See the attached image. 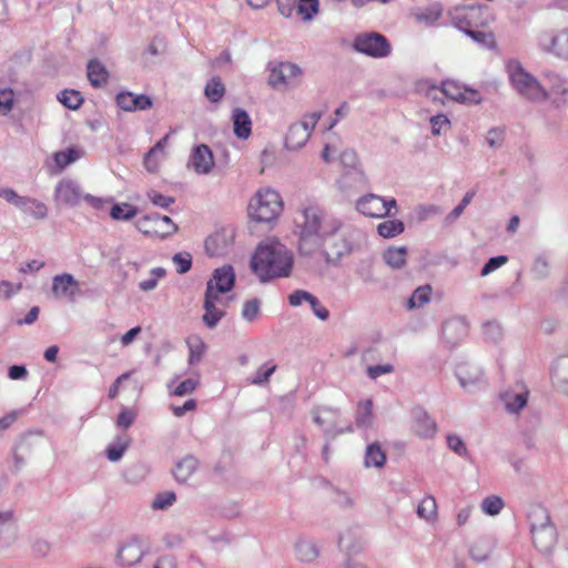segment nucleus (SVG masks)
Returning a JSON list of instances; mask_svg holds the SVG:
<instances>
[{
    "label": "nucleus",
    "instance_id": "nucleus-39",
    "mask_svg": "<svg viewBox=\"0 0 568 568\" xmlns=\"http://www.w3.org/2000/svg\"><path fill=\"white\" fill-rule=\"evenodd\" d=\"M494 549V542L489 538H479L469 549V556L477 562L486 561Z\"/></svg>",
    "mask_w": 568,
    "mask_h": 568
},
{
    "label": "nucleus",
    "instance_id": "nucleus-62",
    "mask_svg": "<svg viewBox=\"0 0 568 568\" xmlns=\"http://www.w3.org/2000/svg\"><path fill=\"white\" fill-rule=\"evenodd\" d=\"M175 494L173 491H163L155 496L152 501V508L154 509H165L173 505L175 501Z\"/></svg>",
    "mask_w": 568,
    "mask_h": 568
},
{
    "label": "nucleus",
    "instance_id": "nucleus-61",
    "mask_svg": "<svg viewBox=\"0 0 568 568\" xmlns=\"http://www.w3.org/2000/svg\"><path fill=\"white\" fill-rule=\"evenodd\" d=\"M475 194V191L466 192L460 203L457 206H455L453 211L448 214L447 220L449 222L457 220L463 214L464 210L469 205Z\"/></svg>",
    "mask_w": 568,
    "mask_h": 568
},
{
    "label": "nucleus",
    "instance_id": "nucleus-26",
    "mask_svg": "<svg viewBox=\"0 0 568 568\" xmlns=\"http://www.w3.org/2000/svg\"><path fill=\"white\" fill-rule=\"evenodd\" d=\"M414 430L422 438H432L437 430L434 419L423 409L413 410Z\"/></svg>",
    "mask_w": 568,
    "mask_h": 568
},
{
    "label": "nucleus",
    "instance_id": "nucleus-31",
    "mask_svg": "<svg viewBox=\"0 0 568 568\" xmlns=\"http://www.w3.org/2000/svg\"><path fill=\"white\" fill-rule=\"evenodd\" d=\"M310 136L311 134L307 129L303 128L302 124L293 123L288 128V132L285 138V148L288 150H298L307 143Z\"/></svg>",
    "mask_w": 568,
    "mask_h": 568
},
{
    "label": "nucleus",
    "instance_id": "nucleus-20",
    "mask_svg": "<svg viewBox=\"0 0 568 568\" xmlns=\"http://www.w3.org/2000/svg\"><path fill=\"white\" fill-rule=\"evenodd\" d=\"M144 556L142 544L138 538H131L118 549L116 560L121 566H133L141 561Z\"/></svg>",
    "mask_w": 568,
    "mask_h": 568
},
{
    "label": "nucleus",
    "instance_id": "nucleus-57",
    "mask_svg": "<svg viewBox=\"0 0 568 568\" xmlns=\"http://www.w3.org/2000/svg\"><path fill=\"white\" fill-rule=\"evenodd\" d=\"M447 446L450 450L457 454L460 457L467 458L469 456V452L466 447L464 440L456 434H449L446 437Z\"/></svg>",
    "mask_w": 568,
    "mask_h": 568
},
{
    "label": "nucleus",
    "instance_id": "nucleus-33",
    "mask_svg": "<svg viewBox=\"0 0 568 568\" xmlns=\"http://www.w3.org/2000/svg\"><path fill=\"white\" fill-rule=\"evenodd\" d=\"M87 75L92 87L101 88L108 83L109 71L99 60L92 59L88 62Z\"/></svg>",
    "mask_w": 568,
    "mask_h": 568
},
{
    "label": "nucleus",
    "instance_id": "nucleus-60",
    "mask_svg": "<svg viewBox=\"0 0 568 568\" xmlns=\"http://www.w3.org/2000/svg\"><path fill=\"white\" fill-rule=\"evenodd\" d=\"M261 302L258 298H252L244 303L242 317L246 322H253L260 314Z\"/></svg>",
    "mask_w": 568,
    "mask_h": 568
},
{
    "label": "nucleus",
    "instance_id": "nucleus-43",
    "mask_svg": "<svg viewBox=\"0 0 568 568\" xmlns=\"http://www.w3.org/2000/svg\"><path fill=\"white\" fill-rule=\"evenodd\" d=\"M405 225L399 220H387L378 224L377 233L384 239H392L402 234Z\"/></svg>",
    "mask_w": 568,
    "mask_h": 568
},
{
    "label": "nucleus",
    "instance_id": "nucleus-18",
    "mask_svg": "<svg viewBox=\"0 0 568 568\" xmlns=\"http://www.w3.org/2000/svg\"><path fill=\"white\" fill-rule=\"evenodd\" d=\"M79 291V282L72 274L62 273L52 278V293L58 298L73 301Z\"/></svg>",
    "mask_w": 568,
    "mask_h": 568
},
{
    "label": "nucleus",
    "instance_id": "nucleus-1",
    "mask_svg": "<svg viewBox=\"0 0 568 568\" xmlns=\"http://www.w3.org/2000/svg\"><path fill=\"white\" fill-rule=\"evenodd\" d=\"M298 223V253L311 257L321 250L323 241L329 235H337L343 229V221L317 204H308L301 210Z\"/></svg>",
    "mask_w": 568,
    "mask_h": 568
},
{
    "label": "nucleus",
    "instance_id": "nucleus-9",
    "mask_svg": "<svg viewBox=\"0 0 568 568\" xmlns=\"http://www.w3.org/2000/svg\"><path fill=\"white\" fill-rule=\"evenodd\" d=\"M302 69L292 62L270 64L268 84L273 88H290L298 83Z\"/></svg>",
    "mask_w": 568,
    "mask_h": 568
},
{
    "label": "nucleus",
    "instance_id": "nucleus-10",
    "mask_svg": "<svg viewBox=\"0 0 568 568\" xmlns=\"http://www.w3.org/2000/svg\"><path fill=\"white\" fill-rule=\"evenodd\" d=\"M456 377L460 386L468 393L480 390L487 385L483 369L475 364H459L456 368Z\"/></svg>",
    "mask_w": 568,
    "mask_h": 568
},
{
    "label": "nucleus",
    "instance_id": "nucleus-14",
    "mask_svg": "<svg viewBox=\"0 0 568 568\" xmlns=\"http://www.w3.org/2000/svg\"><path fill=\"white\" fill-rule=\"evenodd\" d=\"M217 304L226 306L227 302L223 301L221 296H212L211 286L205 288L203 303L204 314L202 316V321L209 328H214L225 316V311L219 308L216 306Z\"/></svg>",
    "mask_w": 568,
    "mask_h": 568
},
{
    "label": "nucleus",
    "instance_id": "nucleus-35",
    "mask_svg": "<svg viewBox=\"0 0 568 568\" xmlns=\"http://www.w3.org/2000/svg\"><path fill=\"white\" fill-rule=\"evenodd\" d=\"M559 39V32L557 33L554 30H544L537 34L536 44L542 53L556 57Z\"/></svg>",
    "mask_w": 568,
    "mask_h": 568
},
{
    "label": "nucleus",
    "instance_id": "nucleus-52",
    "mask_svg": "<svg viewBox=\"0 0 568 568\" xmlns=\"http://www.w3.org/2000/svg\"><path fill=\"white\" fill-rule=\"evenodd\" d=\"M143 220L148 221V222H153L156 227L159 226L160 222H168V230H162V231L154 230V232L160 233L162 236H169L178 231V226L166 215H161L159 213H152V214L145 215Z\"/></svg>",
    "mask_w": 568,
    "mask_h": 568
},
{
    "label": "nucleus",
    "instance_id": "nucleus-40",
    "mask_svg": "<svg viewBox=\"0 0 568 568\" xmlns=\"http://www.w3.org/2000/svg\"><path fill=\"white\" fill-rule=\"evenodd\" d=\"M481 28H468L460 30L468 36L475 43L484 49H494L496 41L493 32L480 30Z\"/></svg>",
    "mask_w": 568,
    "mask_h": 568
},
{
    "label": "nucleus",
    "instance_id": "nucleus-12",
    "mask_svg": "<svg viewBox=\"0 0 568 568\" xmlns=\"http://www.w3.org/2000/svg\"><path fill=\"white\" fill-rule=\"evenodd\" d=\"M234 242V231L230 227L216 230L205 240V251L212 256H223L230 252Z\"/></svg>",
    "mask_w": 568,
    "mask_h": 568
},
{
    "label": "nucleus",
    "instance_id": "nucleus-46",
    "mask_svg": "<svg viewBox=\"0 0 568 568\" xmlns=\"http://www.w3.org/2000/svg\"><path fill=\"white\" fill-rule=\"evenodd\" d=\"M373 402L371 399L363 400L358 404L356 413V425L359 428H367L372 424Z\"/></svg>",
    "mask_w": 568,
    "mask_h": 568
},
{
    "label": "nucleus",
    "instance_id": "nucleus-38",
    "mask_svg": "<svg viewBox=\"0 0 568 568\" xmlns=\"http://www.w3.org/2000/svg\"><path fill=\"white\" fill-rule=\"evenodd\" d=\"M386 463V454L377 443H372L367 445L365 456H364V466L366 468L376 467L382 468Z\"/></svg>",
    "mask_w": 568,
    "mask_h": 568
},
{
    "label": "nucleus",
    "instance_id": "nucleus-44",
    "mask_svg": "<svg viewBox=\"0 0 568 568\" xmlns=\"http://www.w3.org/2000/svg\"><path fill=\"white\" fill-rule=\"evenodd\" d=\"M432 287L429 285L417 287L407 302V307L409 310L422 308L424 307L430 300Z\"/></svg>",
    "mask_w": 568,
    "mask_h": 568
},
{
    "label": "nucleus",
    "instance_id": "nucleus-28",
    "mask_svg": "<svg viewBox=\"0 0 568 568\" xmlns=\"http://www.w3.org/2000/svg\"><path fill=\"white\" fill-rule=\"evenodd\" d=\"M16 537L17 529L12 521V511H0V547L11 546Z\"/></svg>",
    "mask_w": 568,
    "mask_h": 568
},
{
    "label": "nucleus",
    "instance_id": "nucleus-64",
    "mask_svg": "<svg viewBox=\"0 0 568 568\" xmlns=\"http://www.w3.org/2000/svg\"><path fill=\"white\" fill-rule=\"evenodd\" d=\"M559 37L556 58L568 61V28L562 29L559 32Z\"/></svg>",
    "mask_w": 568,
    "mask_h": 568
},
{
    "label": "nucleus",
    "instance_id": "nucleus-63",
    "mask_svg": "<svg viewBox=\"0 0 568 568\" xmlns=\"http://www.w3.org/2000/svg\"><path fill=\"white\" fill-rule=\"evenodd\" d=\"M508 261V257L506 255H498L490 257L483 268L480 270L481 276H487L491 272L496 271L497 268L501 267L504 264H506Z\"/></svg>",
    "mask_w": 568,
    "mask_h": 568
},
{
    "label": "nucleus",
    "instance_id": "nucleus-17",
    "mask_svg": "<svg viewBox=\"0 0 568 568\" xmlns=\"http://www.w3.org/2000/svg\"><path fill=\"white\" fill-rule=\"evenodd\" d=\"M468 333V326L464 318L455 317L447 320L443 324L442 337L443 341L449 346L454 347L462 342Z\"/></svg>",
    "mask_w": 568,
    "mask_h": 568
},
{
    "label": "nucleus",
    "instance_id": "nucleus-50",
    "mask_svg": "<svg viewBox=\"0 0 568 568\" xmlns=\"http://www.w3.org/2000/svg\"><path fill=\"white\" fill-rule=\"evenodd\" d=\"M276 365L272 362H266L260 366L252 375L250 382L253 385H263L268 382L270 377L276 371Z\"/></svg>",
    "mask_w": 568,
    "mask_h": 568
},
{
    "label": "nucleus",
    "instance_id": "nucleus-11",
    "mask_svg": "<svg viewBox=\"0 0 568 568\" xmlns=\"http://www.w3.org/2000/svg\"><path fill=\"white\" fill-rule=\"evenodd\" d=\"M442 93L444 97L464 104H479L483 101L479 91L465 87L454 80L442 82Z\"/></svg>",
    "mask_w": 568,
    "mask_h": 568
},
{
    "label": "nucleus",
    "instance_id": "nucleus-15",
    "mask_svg": "<svg viewBox=\"0 0 568 568\" xmlns=\"http://www.w3.org/2000/svg\"><path fill=\"white\" fill-rule=\"evenodd\" d=\"M303 302H307L311 306L313 314L321 321H327L329 318L328 310L322 305L320 300L312 293L304 290H295L288 295V303L293 307L302 305Z\"/></svg>",
    "mask_w": 568,
    "mask_h": 568
},
{
    "label": "nucleus",
    "instance_id": "nucleus-54",
    "mask_svg": "<svg viewBox=\"0 0 568 568\" xmlns=\"http://www.w3.org/2000/svg\"><path fill=\"white\" fill-rule=\"evenodd\" d=\"M128 447V439L118 438V442L112 445H109L105 450L108 459L110 462H119L123 457Z\"/></svg>",
    "mask_w": 568,
    "mask_h": 568
},
{
    "label": "nucleus",
    "instance_id": "nucleus-34",
    "mask_svg": "<svg viewBox=\"0 0 568 568\" xmlns=\"http://www.w3.org/2000/svg\"><path fill=\"white\" fill-rule=\"evenodd\" d=\"M197 465H199V462L194 456L187 455V456L183 457L174 466V469H173L174 478L179 483H186L190 479V477L197 469Z\"/></svg>",
    "mask_w": 568,
    "mask_h": 568
},
{
    "label": "nucleus",
    "instance_id": "nucleus-27",
    "mask_svg": "<svg viewBox=\"0 0 568 568\" xmlns=\"http://www.w3.org/2000/svg\"><path fill=\"white\" fill-rule=\"evenodd\" d=\"M231 119L235 136L246 140L252 133V120L248 113L244 109L235 108Z\"/></svg>",
    "mask_w": 568,
    "mask_h": 568
},
{
    "label": "nucleus",
    "instance_id": "nucleus-2",
    "mask_svg": "<svg viewBox=\"0 0 568 568\" xmlns=\"http://www.w3.org/2000/svg\"><path fill=\"white\" fill-rule=\"evenodd\" d=\"M292 267L291 252L278 242L258 245L251 258V268L263 283L290 276Z\"/></svg>",
    "mask_w": 568,
    "mask_h": 568
},
{
    "label": "nucleus",
    "instance_id": "nucleus-3",
    "mask_svg": "<svg viewBox=\"0 0 568 568\" xmlns=\"http://www.w3.org/2000/svg\"><path fill=\"white\" fill-rule=\"evenodd\" d=\"M506 71L510 85L520 97L534 103L547 101L541 79L527 71L518 60H510Z\"/></svg>",
    "mask_w": 568,
    "mask_h": 568
},
{
    "label": "nucleus",
    "instance_id": "nucleus-58",
    "mask_svg": "<svg viewBox=\"0 0 568 568\" xmlns=\"http://www.w3.org/2000/svg\"><path fill=\"white\" fill-rule=\"evenodd\" d=\"M417 515L424 519H432L436 515V500L434 497H425L417 507Z\"/></svg>",
    "mask_w": 568,
    "mask_h": 568
},
{
    "label": "nucleus",
    "instance_id": "nucleus-6",
    "mask_svg": "<svg viewBox=\"0 0 568 568\" xmlns=\"http://www.w3.org/2000/svg\"><path fill=\"white\" fill-rule=\"evenodd\" d=\"M353 251L354 243L351 235L342 229L337 235L327 236L317 253L321 254L326 264L338 266L342 258L348 256Z\"/></svg>",
    "mask_w": 568,
    "mask_h": 568
},
{
    "label": "nucleus",
    "instance_id": "nucleus-45",
    "mask_svg": "<svg viewBox=\"0 0 568 568\" xmlns=\"http://www.w3.org/2000/svg\"><path fill=\"white\" fill-rule=\"evenodd\" d=\"M205 97L211 102H219L222 100L225 93V87L220 77L210 79L204 89Z\"/></svg>",
    "mask_w": 568,
    "mask_h": 568
},
{
    "label": "nucleus",
    "instance_id": "nucleus-19",
    "mask_svg": "<svg viewBox=\"0 0 568 568\" xmlns=\"http://www.w3.org/2000/svg\"><path fill=\"white\" fill-rule=\"evenodd\" d=\"M116 105L128 112L148 110L152 106V99L146 94H134L121 91L115 97Z\"/></svg>",
    "mask_w": 568,
    "mask_h": 568
},
{
    "label": "nucleus",
    "instance_id": "nucleus-22",
    "mask_svg": "<svg viewBox=\"0 0 568 568\" xmlns=\"http://www.w3.org/2000/svg\"><path fill=\"white\" fill-rule=\"evenodd\" d=\"M55 197L69 206H75L83 197L80 185L72 180H62L55 186Z\"/></svg>",
    "mask_w": 568,
    "mask_h": 568
},
{
    "label": "nucleus",
    "instance_id": "nucleus-24",
    "mask_svg": "<svg viewBox=\"0 0 568 568\" xmlns=\"http://www.w3.org/2000/svg\"><path fill=\"white\" fill-rule=\"evenodd\" d=\"M530 532L535 547L541 552H549L557 542V530L554 525Z\"/></svg>",
    "mask_w": 568,
    "mask_h": 568
},
{
    "label": "nucleus",
    "instance_id": "nucleus-23",
    "mask_svg": "<svg viewBox=\"0 0 568 568\" xmlns=\"http://www.w3.org/2000/svg\"><path fill=\"white\" fill-rule=\"evenodd\" d=\"M337 409L324 407L313 410V422L322 427L326 434L333 436L343 433V429L337 428Z\"/></svg>",
    "mask_w": 568,
    "mask_h": 568
},
{
    "label": "nucleus",
    "instance_id": "nucleus-59",
    "mask_svg": "<svg viewBox=\"0 0 568 568\" xmlns=\"http://www.w3.org/2000/svg\"><path fill=\"white\" fill-rule=\"evenodd\" d=\"M187 346L190 351L189 363L194 364L201 361L204 351L205 344L201 338H195L194 341H187Z\"/></svg>",
    "mask_w": 568,
    "mask_h": 568
},
{
    "label": "nucleus",
    "instance_id": "nucleus-42",
    "mask_svg": "<svg viewBox=\"0 0 568 568\" xmlns=\"http://www.w3.org/2000/svg\"><path fill=\"white\" fill-rule=\"evenodd\" d=\"M407 248L405 246L389 247L384 253V261L393 268H400L406 263Z\"/></svg>",
    "mask_w": 568,
    "mask_h": 568
},
{
    "label": "nucleus",
    "instance_id": "nucleus-8",
    "mask_svg": "<svg viewBox=\"0 0 568 568\" xmlns=\"http://www.w3.org/2000/svg\"><path fill=\"white\" fill-rule=\"evenodd\" d=\"M355 51L372 58H386L390 54L392 47L388 39L377 32L358 34L353 42Z\"/></svg>",
    "mask_w": 568,
    "mask_h": 568
},
{
    "label": "nucleus",
    "instance_id": "nucleus-21",
    "mask_svg": "<svg viewBox=\"0 0 568 568\" xmlns=\"http://www.w3.org/2000/svg\"><path fill=\"white\" fill-rule=\"evenodd\" d=\"M383 196L368 193L359 197L356 202V210L363 215L382 219L387 215V211H383Z\"/></svg>",
    "mask_w": 568,
    "mask_h": 568
},
{
    "label": "nucleus",
    "instance_id": "nucleus-41",
    "mask_svg": "<svg viewBox=\"0 0 568 568\" xmlns=\"http://www.w3.org/2000/svg\"><path fill=\"white\" fill-rule=\"evenodd\" d=\"M0 197L22 212L28 204L34 205V197L19 195L13 189L7 186L0 185Z\"/></svg>",
    "mask_w": 568,
    "mask_h": 568
},
{
    "label": "nucleus",
    "instance_id": "nucleus-51",
    "mask_svg": "<svg viewBox=\"0 0 568 568\" xmlns=\"http://www.w3.org/2000/svg\"><path fill=\"white\" fill-rule=\"evenodd\" d=\"M320 11L318 0H298L297 13L304 21L312 20Z\"/></svg>",
    "mask_w": 568,
    "mask_h": 568
},
{
    "label": "nucleus",
    "instance_id": "nucleus-7",
    "mask_svg": "<svg viewBox=\"0 0 568 568\" xmlns=\"http://www.w3.org/2000/svg\"><path fill=\"white\" fill-rule=\"evenodd\" d=\"M540 78L547 101L556 109L564 108L568 103V79L550 69L542 70Z\"/></svg>",
    "mask_w": 568,
    "mask_h": 568
},
{
    "label": "nucleus",
    "instance_id": "nucleus-5",
    "mask_svg": "<svg viewBox=\"0 0 568 568\" xmlns=\"http://www.w3.org/2000/svg\"><path fill=\"white\" fill-rule=\"evenodd\" d=\"M494 21L493 10L487 4H471L456 8L452 22L458 30L486 28Z\"/></svg>",
    "mask_w": 568,
    "mask_h": 568
},
{
    "label": "nucleus",
    "instance_id": "nucleus-49",
    "mask_svg": "<svg viewBox=\"0 0 568 568\" xmlns=\"http://www.w3.org/2000/svg\"><path fill=\"white\" fill-rule=\"evenodd\" d=\"M504 507L505 503L503 498L496 495L487 496L480 503L481 511L488 516H497Z\"/></svg>",
    "mask_w": 568,
    "mask_h": 568
},
{
    "label": "nucleus",
    "instance_id": "nucleus-16",
    "mask_svg": "<svg viewBox=\"0 0 568 568\" xmlns=\"http://www.w3.org/2000/svg\"><path fill=\"white\" fill-rule=\"evenodd\" d=\"M189 165L197 174H209L214 168L213 152L206 144H200L193 148Z\"/></svg>",
    "mask_w": 568,
    "mask_h": 568
},
{
    "label": "nucleus",
    "instance_id": "nucleus-30",
    "mask_svg": "<svg viewBox=\"0 0 568 568\" xmlns=\"http://www.w3.org/2000/svg\"><path fill=\"white\" fill-rule=\"evenodd\" d=\"M551 381L560 392L568 394V356H561L555 362Z\"/></svg>",
    "mask_w": 568,
    "mask_h": 568
},
{
    "label": "nucleus",
    "instance_id": "nucleus-29",
    "mask_svg": "<svg viewBox=\"0 0 568 568\" xmlns=\"http://www.w3.org/2000/svg\"><path fill=\"white\" fill-rule=\"evenodd\" d=\"M500 400L508 413L517 414L527 405L528 392L505 390L500 394Z\"/></svg>",
    "mask_w": 568,
    "mask_h": 568
},
{
    "label": "nucleus",
    "instance_id": "nucleus-56",
    "mask_svg": "<svg viewBox=\"0 0 568 568\" xmlns=\"http://www.w3.org/2000/svg\"><path fill=\"white\" fill-rule=\"evenodd\" d=\"M14 104V92L10 88L0 89V115H8Z\"/></svg>",
    "mask_w": 568,
    "mask_h": 568
},
{
    "label": "nucleus",
    "instance_id": "nucleus-25",
    "mask_svg": "<svg viewBox=\"0 0 568 568\" xmlns=\"http://www.w3.org/2000/svg\"><path fill=\"white\" fill-rule=\"evenodd\" d=\"M295 557L301 562H313L320 556V546L314 539L300 537L294 545Z\"/></svg>",
    "mask_w": 568,
    "mask_h": 568
},
{
    "label": "nucleus",
    "instance_id": "nucleus-55",
    "mask_svg": "<svg viewBox=\"0 0 568 568\" xmlns=\"http://www.w3.org/2000/svg\"><path fill=\"white\" fill-rule=\"evenodd\" d=\"M531 272L536 278H546L549 274V260L545 254L537 255L534 260Z\"/></svg>",
    "mask_w": 568,
    "mask_h": 568
},
{
    "label": "nucleus",
    "instance_id": "nucleus-32",
    "mask_svg": "<svg viewBox=\"0 0 568 568\" xmlns=\"http://www.w3.org/2000/svg\"><path fill=\"white\" fill-rule=\"evenodd\" d=\"M169 136L164 135L144 155V166L149 172H155L161 160L164 158V149Z\"/></svg>",
    "mask_w": 568,
    "mask_h": 568
},
{
    "label": "nucleus",
    "instance_id": "nucleus-36",
    "mask_svg": "<svg viewBox=\"0 0 568 568\" xmlns=\"http://www.w3.org/2000/svg\"><path fill=\"white\" fill-rule=\"evenodd\" d=\"M443 14V6L438 2L418 9L414 17L417 22L432 27Z\"/></svg>",
    "mask_w": 568,
    "mask_h": 568
},
{
    "label": "nucleus",
    "instance_id": "nucleus-4",
    "mask_svg": "<svg viewBox=\"0 0 568 568\" xmlns=\"http://www.w3.org/2000/svg\"><path fill=\"white\" fill-rule=\"evenodd\" d=\"M282 210L280 193L271 189L258 191L248 203V214L257 222H272L278 217Z\"/></svg>",
    "mask_w": 568,
    "mask_h": 568
},
{
    "label": "nucleus",
    "instance_id": "nucleus-53",
    "mask_svg": "<svg viewBox=\"0 0 568 568\" xmlns=\"http://www.w3.org/2000/svg\"><path fill=\"white\" fill-rule=\"evenodd\" d=\"M79 158V153L75 149H68L67 151L55 152L53 155L54 163L57 168L62 171L69 164L74 162Z\"/></svg>",
    "mask_w": 568,
    "mask_h": 568
},
{
    "label": "nucleus",
    "instance_id": "nucleus-37",
    "mask_svg": "<svg viewBox=\"0 0 568 568\" xmlns=\"http://www.w3.org/2000/svg\"><path fill=\"white\" fill-rule=\"evenodd\" d=\"M528 520L530 524V530L552 525L549 511L542 505L531 506L528 513Z\"/></svg>",
    "mask_w": 568,
    "mask_h": 568
},
{
    "label": "nucleus",
    "instance_id": "nucleus-13",
    "mask_svg": "<svg viewBox=\"0 0 568 568\" xmlns=\"http://www.w3.org/2000/svg\"><path fill=\"white\" fill-rule=\"evenodd\" d=\"M235 284V273L230 264L217 267L213 271L212 277L206 283V288L211 286L212 296H220L230 292Z\"/></svg>",
    "mask_w": 568,
    "mask_h": 568
},
{
    "label": "nucleus",
    "instance_id": "nucleus-47",
    "mask_svg": "<svg viewBox=\"0 0 568 568\" xmlns=\"http://www.w3.org/2000/svg\"><path fill=\"white\" fill-rule=\"evenodd\" d=\"M58 100L70 110H78L83 103V97L77 90L64 89L58 94Z\"/></svg>",
    "mask_w": 568,
    "mask_h": 568
},
{
    "label": "nucleus",
    "instance_id": "nucleus-48",
    "mask_svg": "<svg viewBox=\"0 0 568 568\" xmlns=\"http://www.w3.org/2000/svg\"><path fill=\"white\" fill-rule=\"evenodd\" d=\"M138 214V209L130 203H116L113 204L110 211V215L113 220L130 221Z\"/></svg>",
    "mask_w": 568,
    "mask_h": 568
}]
</instances>
